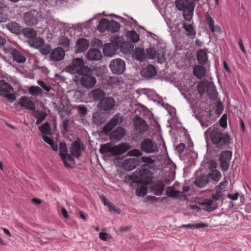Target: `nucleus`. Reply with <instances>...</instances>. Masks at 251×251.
I'll return each mask as SVG.
<instances>
[{"instance_id":"f03ea898","label":"nucleus","mask_w":251,"mask_h":251,"mask_svg":"<svg viewBox=\"0 0 251 251\" xmlns=\"http://www.w3.org/2000/svg\"><path fill=\"white\" fill-rule=\"evenodd\" d=\"M175 4L177 8L183 11V17L185 21L190 22L194 15L195 4L189 0H176Z\"/></svg>"},{"instance_id":"8fccbe9b","label":"nucleus","mask_w":251,"mask_h":251,"mask_svg":"<svg viewBox=\"0 0 251 251\" xmlns=\"http://www.w3.org/2000/svg\"><path fill=\"white\" fill-rule=\"evenodd\" d=\"M136 194L139 197H144L147 193V189L145 186H141L136 190Z\"/></svg>"},{"instance_id":"3c124183","label":"nucleus","mask_w":251,"mask_h":251,"mask_svg":"<svg viewBox=\"0 0 251 251\" xmlns=\"http://www.w3.org/2000/svg\"><path fill=\"white\" fill-rule=\"evenodd\" d=\"M228 182L227 180H225L219 184V185L215 186V189L219 190L220 192H223L226 191V187L228 185Z\"/></svg>"},{"instance_id":"ddd939ff","label":"nucleus","mask_w":251,"mask_h":251,"mask_svg":"<svg viewBox=\"0 0 251 251\" xmlns=\"http://www.w3.org/2000/svg\"><path fill=\"white\" fill-rule=\"evenodd\" d=\"M115 101L112 97H106L101 100L98 104V108L102 111H108L115 106Z\"/></svg>"},{"instance_id":"f257e3e1","label":"nucleus","mask_w":251,"mask_h":251,"mask_svg":"<svg viewBox=\"0 0 251 251\" xmlns=\"http://www.w3.org/2000/svg\"><path fill=\"white\" fill-rule=\"evenodd\" d=\"M206 140L210 138L212 143L218 148H222L231 143V138L226 133H222L221 129L218 127L211 126L204 132Z\"/></svg>"},{"instance_id":"052dcab7","label":"nucleus","mask_w":251,"mask_h":251,"mask_svg":"<svg viewBox=\"0 0 251 251\" xmlns=\"http://www.w3.org/2000/svg\"><path fill=\"white\" fill-rule=\"evenodd\" d=\"M79 114L81 116H85L87 114V109L84 106L79 105L77 107Z\"/></svg>"},{"instance_id":"338daca9","label":"nucleus","mask_w":251,"mask_h":251,"mask_svg":"<svg viewBox=\"0 0 251 251\" xmlns=\"http://www.w3.org/2000/svg\"><path fill=\"white\" fill-rule=\"evenodd\" d=\"M110 236L105 232H100V238L103 241H106Z\"/></svg>"},{"instance_id":"680f3d73","label":"nucleus","mask_w":251,"mask_h":251,"mask_svg":"<svg viewBox=\"0 0 251 251\" xmlns=\"http://www.w3.org/2000/svg\"><path fill=\"white\" fill-rule=\"evenodd\" d=\"M37 84L47 92H50L51 89L50 87V86L47 85L44 82V81L42 80H38L37 82Z\"/></svg>"},{"instance_id":"20e7f679","label":"nucleus","mask_w":251,"mask_h":251,"mask_svg":"<svg viewBox=\"0 0 251 251\" xmlns=\"http://www.w3.org/2000/svg\"><path fill=\"white\" fill-rule=\"evenodd\" d=\"M197 88L199 94L201 96L206 93L210 98H215L217 96L216 87L213 82L203 80L198 83Z\"/></svg>"},{"instance_id":"37998d69","label":"nucleus","mask_w":251,"mask_h":251,"mask_svg":"<svg viewBox=\"0 0 251 251\" xmlns=\"http://www.w3.org/2000/svg\"><path fill=\"white\" fill-rule=\"evenodd\" d=\"M59 155L61 159L67 158V153L68 152V149L65 143H61L59 144Z\"/></svg>"},{"instance_id":"7ed1b4c3","label":"nucleus","mask_w":251,"mask_h":251,"mask_svg":"<svg viewBox=\"0 0 251 251\" xmlns=\"http://www.w3.org/2000/svg\"><path fill=\"white\" fill-rule=\"evenodd\" d=\"M66 70L69 73L80 75L82 73H89L91 69L84 65V61L81 58H77L66 67Z\"/></svg>"},{"instance_id":"c85d7f7f","label":"nucleus","mask_w":251,"mask_h":251,"mask_svg":"<svg viewBox=\"0 0 251 251\" xmlns=\"http://www.w3.org/2000/svg\"><path fill=\"white\" fill-rule=\"evenodd\" d=\"M89 41L84 38H80L77 41L75 49L78 52H82L88 49Z\"/></svg>"},{"instance_id":"f3484780","label":"nucleus","mask_w":251,"mask_h":251,"mask_svg":"<svg viewBox=\"0 0 251 251\" xmlns=\"http://www.w3.org/2000/svg\"><path fill=\"white\" fill-rule=\"evenodd\" d=\"M18 104L28 110L34 111L36 109L34 102L27 96L21 97L19 99Z\"/></svg>"},{"instance_id":"bf43d9fd","label":"nucleus","mask_w":251,"mask_h":251,"mask_svg":"<svg viewBox=\"0 0 251 251\" xmlns=\"http://www.w3.org/2000/svg\"><path fill=\"white\" fill-rule=\"evenodd\" d=\"M103 53L105 55H110L111 53V46L110 43H106L104 45L103 49Z\"/></svg>"},{"instance_id":"39448f33","label":"nucleus","mask_w":251,"mask_h":251,"mask_svg":"<svg viewBox=\"0 0 251 251\" xmlns=\"http://www.w3.org/2000/svg\"><path fill=\"white\" fill-rule=\"evenodd\" d=\"M130 147L125 143H121L118 145L110 147L107 144L101 145L100 152L102 154L110 152L113 155H121L127 151Z\"/></svg>"},{"instance_id":"0e129e2a","label":"nucleus","mask_w":251,"mask_h":251,"mask_svg":"<svg viewBox=\"0 0 251 251\" xmlns=\"http://www.w3.org/2000/svg\"><path fill=\"white\" fill-rule=\"evenodd\" d=\"M142 162L151 164L153 163L154 160L150 156H142L141 158Z\"/></svg>"},{"instance_id":"7c9ffc66","label":"nucleus","mask_w":251,"mask_h":251,"mask_svg":"<svg viewBox=\"0 0 251 251\" xmlns=\"http://www.w3.org/2000/svg\"><path fill=\"white\" fill-rule=\"evenodd\" d=\"M207 50L206 49L201 50L197 52V59L200 64L204 65L208 59Z\"/></svg>"},{"instance_id":"aec40b11","label":"nucleus","mask_w":251,"mask_h":251,"mask_svg":"<svg viewBox=\"0 0 251 251\" xmlns=\"http://www.w3.org/2000/svg\"><path fill=\"white\" fill-rule=\"evenodd\" d=\"M106 115L104 113L97 111L94 112L92 116V121L96 126H99L106 121Z\"/></svg>"},{"instance_id":"13d9d810","label":"nucleus","mask_w":251,"mask_h":251,"mask_svg":"<svg viewBox=\"0 0 251 251\" xmlns=\"http://www.w3.org/2000/svg\"><path fill=\"white\" fill-rule=\"evenodd\" d=\"M2 97L6 98L11 103L13 102L16 99V97L14 93H6L2 95Z\"/></svg>"},{"instance_id":"9d476101","label":"nucleus","mask_w":251,"mask_h":251,"mask_svg":"<svg viewBox=\"0 0 251 251\" xmlns=\"http://www.w3.org/2000/svg\"><path fill=\"white\" fill-rule=\"evenodd\" d=\"M109 67L113 74L121 75L125 70L126 64L123 60L117 58L111 61Z\"/></svg>"},{"instance_id":"cd10ccee","label":"nucleus","mask_w":251,"mask_h":251,"mask_svg":"<svg viewBox=\"0 0 251 251\" xmlns=\"http://www.w3.org/2000/svg\"><path fill=\"white\" fill-rule=\"evenodd\" d=\"M14 91V88L10 84L3 79L0 80V96H2L6 93H9Z\"/></svg>"},{"instance_id":"412c9836","label":"nucleus","mask_w":251,"mask_h":251,"mask_svg":"<svg viewBox=\"0 0 251 251\" xmlns=\"http://www.w3.org/2000/svg\"><path fill=\"white\" fill-rule=\"evenodd\" d=\"M141 73L143 76L147 78H151L155 76L157 71L153 65H149L143 68Z\"/></svg>"},{"instance_id":"9b49d317","label":"nucleus","mask_w":251,"mask_h":251,"mask_svg":"<svg viewBox=\"0 0 251 251\" xmlns=\"http://www.w3.org/2000/svg\"><path fill=\"white\" fill-rule=\"evenodd\" d=\"M232 152L228 150L223 151L219 155V161L222 170L227 171L229 167V161L232 157Z\"/></svg>"},{"instance_id":"4d7b16f0","label":"nucleus","mask_w":251,"mask_h":251,"mask_svg":"<svg viewBox=\"0 0 251 251\" xmlns=\"http://www.w3.org/2000/svg\"><path fill=\"white\" fill-rule=\"evenodd\" d=\"M220 126L223 128L227 127V115L223 114L219 121Z\"/></svg>"},{"instance_id":"2f4dec72","label":"nucleus","mask_w":251,"mask_h":251,"mask_svg":"<svg viewBox=\"0 0 251 251\" xmlns=\"http://www.w3.org/2000/svg\"><path fill=\"white\" fill-rule=\"evenodd\" d=\"M133 56L136 60L140 61H143L146 58V55L144 50L140 48L135 49L133 51Z\"/></svg>"},{"instance_id":"4be33fe9","label":"nucleus","mask_w":251,"mask_h":251,"mask_svg":"<svg viewBox=\"0 0 251 251\" xmlns=\"http://www.w3.org/2000/svg\"><path fill=\"white\" fill-rule=\"evenodd\" d=\"M205 20L212 32H216L219 34L222 33L221 27L218 25H214V21L213 19L208 13H206L205 14Z\"/></svg>"},{"instance_id":"423d86ee","label":"nucleus","mask_w":251,"mask_h":251,"mask_svg":"<svg viewBox=\"0 0 251 251\" xmlns=\"http://www.w3.org/2000/svg\"><path fill=\"white\" fill-rule=\"evenodd\" d=\"M193 144L190 146V148L186 150L185 154H183L184 149L185 148L184 143H180L175 148V150L178 153V156L181 160H186L188 159V160L193 161L196 159L198 157V154L193 150L192 147Z\"/></svg>"},{"instance_id":"de8ad7c7","label":"nucleus","mask_w":251,"mask_h":251,"mask_svg":"<svg viewBox=\"0 0 251 251\" xmlns=\"http://www.w3.org/2000/svg\"><path fill=\"white\" fill-rule=\"evenodd\" d=\"M70 43V40L65 36H62L59 39V44L64 47H69Z\"/></svg>"},{"instance_id":"1a4fd4ad","label":"nucleus","mask_w":251,"mask_h":251,"mask_svg":"<svg viewBox=\"0 0 251 251\" xmlns=\"http://www.w3.org/2000/svg\"><path fill=\"white\" fill-rule=\"evenodd\" d=\"M92 70L89 73H82L80 81L82 86L87 89L93 87L96 83V78L92 75Z\"/></svg>"},{"instance_id":"6e6552de","label":"nucleus","mask_w":251,"mask_h":251,"mask_svg":"<svg viewBox=\"0 0 251 251\" xmlns=\"http://www.w3.org/2000/svg\"><path fill=\"white\" fill-rule=\"evenodd\" d=\"M84 150L83 144L80 140L75 141L70 148V153L67 155V158L70 161H74V157L78 158L82 151Z\"/></svg>"},{"instance_id":"49530a36","label":"nucleus","mask_w":251,"mask_h":251,"mask_svg":"<svg viewBox=\"0 0 251 251\" xmlns=\"http://www.w3.org/2000/svg\"><path fill=\"white\" fill-rule=\"evenodd\" d=\"M40 130L43 134H50V126L49 123L46 122L39 127Z\"/></svg>"},{"instance_id":"864d4df0","label":"nucleus","mask_w":251,"mask_h":251,"mask_svg":"<svg viewBox=\"0 0 251 251\" xmlns=\"http://www.w3.org/2000/svg\"><path fill=\"white\" fill-rule=\"evenodd\" d=\"M224 195V194L222 192H220L219 190L216 189V192L211 195L212 199L215 201H219L222 197Z\"/></svg>"},{"instance_id":"c9c22d12","label":"nucleus","mask_w":251,"mask_h":251,"mask_svg":"<svg viewBox=\"0 0 251 251\" xmlns=\"http://www.w3.org/2000/svg\"><path fill=\"white\" fill-rule=\"evenodd\" d=\"M29 43L33 47L38 49L43 46L45 42L43 38L36 37L32 40H30Z\"/></svg>"},{"instance_id":"473e14b6","label":"nucleus","mask_w":251,"mask_h":251,"mask_svg":"<svg viewBox=\"0 0 251 251\" xmlns=\"http://www.w3.org/2000/svg\"><path fill=\"white\" fill-rule=\"evenodd\" d=\"M206 69L204 67L195 65L193 68V74L198 78H201L205 75Z\"/></svg>"},{"instance_id":"a19ab883","label":"nucleus","mask_w":251,"mask_h":251,"mask_svg":"<svg viewBox=\"0 0 251 251\" xmlns=\"http://www.w3.org/2000/svg\"><path fill=\"white\" fill-rule=\"evenodd\" d=\"M126 36L127 38L133 43H137L139 40V35L134 30L127 31Z\"/></svg>"},{"instance_id":"79ce46f5","label":"nucleus","mask_w":251,"mask_h":251,"mask_svg":"<svg viewBox=\"0 0 251 251\" xmlns=\"http://www.w3.org/2000/svg\"><path fill=\"white\" fill-rule=\"evenodd\" d=\"M183 27L187 33L188 36H195L196 34L192 24H187L186 23L183 24Z\"/></svg>"},{"instance_id":"393cba45","label":"nucleus","mask_w":251,"mask_h":251,"mask_svg":"<svg viewBox=\"0 0 251 251\" xmlns=\"http://www.w3.org/2000/svg\"><path fill=\"white\" fill-rule=\"evenodd\" d=\"M11 54L14 61L18 63H24L26 61V58L20 51L13 49L12 50Z\"/></svg>"},{"instance_id":"4c0bfd02","label":"nucleus","mask_w":251,"mask_h":251,"mask_svg":"<svg viewBox=\"0 0 251 251\" xmlns=\"http://www.w3.org/2000/svg\"><path fill=\"white\" fill-rule=\"evenodd\" d=\"M7 27L10 31L15 34H19L21 31V26L16 22L9 24Z\"/></svg>"},{"instance_id":"c756f323","label":"nucleus","mask_w":251,"mask_h":251,"mask_svg":"<svg viewBox=\"0 0 251 251\" xmlns=\"http://www.w3.org/2000/svg\"><path fill=\"white\" fill-rule=\"evenodd\" d=\"M104 92L101 89H96L92 91L89 94V97L94 101H98L104 98Z\"/></svg>"},{"instance_id":"f704fd0d","label":"nucleus","mask_w":251,"mask_h":251,"mask_svg":"<svg viewBox=\"0 0 251 251\" xmlns=\"http://www.w3.org/2000/svg\"><path fill=\"white\" fill-rule=\"evenodd\" d=\"M24 35L30 40H32L37 36L36 31L33 28L27 27L24 28L22 30Z\"/></svg>"},{"instance_id":"69168bd1","label":"nucleus","mask_w":251,"mask_h":251,"mask_svg":"<svg viewBox=\"0 0 251 251\" xmlns=\"http://www.w3.org/2000/svg\"><path fill=\"white\" fill-rule=\"evenodd\" d=\"M195 228L199 229L200 228L207 227L208 224L205 223L200 222L198 223L194 224Z\"/></svg>"},{"instance_id":"2eb2a0df","label":"nucleus","mask_w":251,"mask_h":251,"mask_svg":"<svg viewBox=\"0 0 251 251\" xmlns=\"http://www.w3.org/2000/svg\"><path fill=\"white\" fill-rule=\"evenodd\" d=\"M38 13L35 11H30L24 14V21L27 25L32 26L38 23Z\"/></svg>"},{"instance_id":"a18cd8bd","label":"nucleus","mask_w":251,"mask_h":251,"mask_svg":"<svg viewBox=\"0 0 251 251\" xmlns=\"http://www.w3.org/2000/svg\"><path fill=\"white\" fill-rule=\"evenodd\" d=\"M28 92L33 96H38L42 93V90L38 86H31L28 89Z\"/></svg>"},{"instance_id":"09e8293b","label":"nucleus","mask_w":251,"mask_h":251,"mask_svg":"<svg viewBox=\"0 0 251 251\" xmlns=\"http://www.w3.org/2000/svg\"><path fill=\"white\" fill-rule=\"evenodd\" d=\"M47 114L43 112H38L36 115V118L37 119L36 124L37 125H40L42 122L46 118Z\"/></svg>"},{"instance_id":"bb28decb","label":"nucleus","mask_w":251,"mask_h":251,"mask_svg":"<svg viewBox=\"0 0 251 251\" xmlns=\"http://www.w3.org/2000/svg\"><path fill=\"white\" fill-rule=\"evenodd\" d=\"M165 21L167 24V25L168 26L169 28H170L169 31L170 32V35L171 36H173V31H171L172 28V25L171 23V18H172V9H171V6L169 4L167 5L165 8Z\"/></svg>"},{"instance_id":"5fc2aeb1","label":"nucleus","mask_w":251,"mask_h":251,"mask_svg":"<svg viewBox=\"0 0 251 251\" xmlns=\"http://www.w3.org/2000/svg\"><path fill=\"white\" fill-rule=\"evenodd\" d=\"M55 28L56 30H61L63 28L67 27V24L60 21H56L54 23Z\"/></svg>"},{"instance_id":"6e6d98bb","label":"nucleus","mask_w":251,"mask_h":251,"mask_svg":"<svg viewBox=\"0 0 251 251\" xmlns=\"http://www.w3.org/2000/svg\"><path fill=\"white\" fill-rule=\"evenodd\" d=\"M127 154L128 156H137H137H141L142 154V153L139 150L133 149V150L129 151L127 152Z\"/></svg>"},{"instance_id":"58836bf2","label":"nucleus","mask_w":251,"mask_h":251,"mask_svg":"<svg viewBox=\"0 0 251 251\" xmlns=\"http://www.w3.org/2000/svg\"><path fill=\"white\" fill-rule=\"evenodd\" d=\"M109 20L106 19H102L100 20L98 26V30L100 32H104L108 30Z\"/></svg>"},{"instance_id":"72a5a7b5","label":"nucleus","mask_w":251,"mask_h":251,"mask_svg":"<svg viewBox=\"0 0 251 251\" xmlns=\"http://www.w3.org/2000/svg\"><path fill=\"white\" fill-rule=\"evenodd\" d=\"M207 176H208L209 181L210 178L213 180L215 183H217L221 179L222 174L218 170H212L210 171Z\"/></svg>"},{"instance_id":"774afa93","label":"nucleus","mask_w":251,"mask_h":251,"mask_svg":"<svg viewBox=\"0 0 251 251\" xmlns=\"http://www.w3.org/2000/svg\"><path fill=\"white\" fill-rule=\"evenodd\" d=\"M239 197V194L238 193H236L234 194H228L227 198L236 201L238 199Z\"/></svg>"},{"instance_id":"dca6fc26","label":"nucleus","mask_w":251,"mask_h":251,"mask_svg":"<svg viewBox=\"0 0 251 251\" xmlns=\"http://www.w3.org/2000/svg\"><path fill=\"white\" fill-rule=\"evenodd\" d=\"M134 125L136 130L139 135H142L148 130V125L141 117L136 118L134 121Z\"/></svg>"},{"instance_id":"a878e982","label":"nucleus","mask_w":251,"mask_h":251,"mask_svg":"<svg viewBox=\"0 0 251 251\" xmlns=\"http://www.w3.org/2000/svg\"><path fill=\"white\" fill-rule=\"evenodd\" d=\"M87 56L89 60L98 61L101 59L102 54L98 49H92L89 50Z\"/></svg>"},{"instance_id":"e2e57ef3","label":"nucleus","mask_w":251,"mask_h":251,"mask_svg":"<svg viewBox=\"0 0 251 251\" xmlns=\"http://www.w3.org/2000/svg\"><path fill=\"white\" fill-rule=\"evenodd\" d=\"M70 124V120L69 119L66 118L64 119V120L63 121L62 123V126L63 128L64 131H68L69 130V126Z\"/></svg>"},{"instance_id":"603ef678","label":"nucleus","mask_w":251,"mask_h":251,"mask_svg":"<svg viewBox=\"0 0 251 251\" xmlns=\"http://www.w3.org/2000/svg\"><path fill=\"white\" fill-rule=\"evenodd\" d=\"M146 57L149 59H154L156 57V51L153 48H149L147 50Z\"/></svg>"},{"instance_id":"c03bdc74","label":"nucleus","mask_w":251,"mask_h":251,"mask_svg":"<svg viewBox=\"0 0 251 251\" xmlns=\"http://www.w3.org/2000/svg\"><path fill=\"white\" fill-rule=\"evenodd\" d=\"M42 138H43V140L46 143H47V144H48L51 147V148L53 151H57V150H58L57 145L54 144L53 141L51 138H50V137H48L47 135H42Z\"/></svg>"},{"instance_id":"4468645a","label":"nucleus","mask_w":251,"mask_h":251,"mask_svg":"<svg viewBox=\"0 0 251 251\" xmlns=\"http://www.w3.org/2000/svg\"><path fill=\"white\" fill-rule=\"evenodd\" d=\"M141 149L147 153L156 152L158 150L157 144L149 139H146L141 143Z\"/></svg>"},{"instance_id":"f8f14e48","label":"nucleus","mask_w":251,"mask_h":251,"mask_svg":"<svg viewBox=\"0 0 251 251\" xmlns=\"http://www.w3.org/2000/svg\"><path fill=\"white\" fill-rule=\"evenodd\" d=\"M123 121V118L119 114L115 115L113 117L103 126L102 132L107 135L117 125H120Z\"/></svg>"},{"instance_id":"ea45409f","label":"nucleus","mask_w":251,"mask_h":251,"mask_svg":"<svg viewBox=\"0 0 251 251\" xmlns=\"http://www.w3.org/2000/svg\"><path fill=\"white\" fill-rule=\"evenodd\" d=\"M120 27V24L113 20L109 21L108 31L114 33L118 31Z\"/></svg>"},{"instance_id":"0eeeda50","label":"nucleus","mask_w":251,"mask_h":251,"mask_svg":"<svg viewBox=\"0 0 251 251\" xmlns=\"http://www.w3.org/2000/svg\"><path fill=\"white\" fill-rule=\"evenodd\" d=\"M151 177V173L147 168H142L136 171V174L131 176L130 179L135 182L148 183Z\"/></svg>"},{"instance_id":"5701e85b","label":"nucleus","mask_w":251,"mask_h":251,"mask_svg":"<svg viewBox=\"0 0 251 251\" xmlns=\"http://www.w3.org/2000/svg\"><path fill=\"white\" fill-rule=\"evenodd\" d=\"M139 163L137 158H131L125 160L122 164V167L126 171H131L136 167Z\"/></svg>"},{"instance_id":"a211bd4d","label":"nucleus","mask_w":251,"mask_h":251,"mask_svg":"<svg viewBox=\"0 0 251 251\" xmlns=\"http://www.w3.org/2000/svg\"><path fill=\"white\" fill-rule=\"evenodd\" d=\"M126 135L125 129L122 127H117L109 135L110 140L114 142L120 141Z\"/></svg>"},{"instance_id":"b1692460","label":"nucleus","mask_w":251,"mask_h":251,"mask_svg":"<svg viewBox=\"0 0 251 251\" xmlns=\"http://www.w3.org/2000/svg\"><path fill=\"white\" fill-rule=\"evenodd\" d=\"M50 58L55 61L62 60L65 56V51L61 48H57L53 50L50 54Z\"/></svg>"},{"instance_id":"e433bc0d","label":"nucleus","mask_w":251,"mask_h":251,"mask_svg":"<svg viewBox=\"0 0 251 251\" xmlns=\"http://www.w3.org/2000/svg\"><path fill=\"white\" fill-rule=\"evenodd\" d=\"M164 189V184L162 181H157L154 186V193L156 196H160L162 194Z\"/></svg>"},{"instance_id":"6ab92c4d","label":"nucleus","mask_w":251,"mask_h":251,"mask_svg":"<svg viewBox=\"0 0 251 251\" xmlns=\"http://www.w3.org/2000/svg\"><path fill=\"white\" fill-rule=\"evenodd\" d=\"M199 172H197L195 175V180L193 183L198 187L202 188L205 186L209 182L208 178L207 175L203 174L198 175Z\"/></svg>"}]
</instances>
